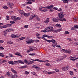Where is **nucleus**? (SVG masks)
I'll return each mask as SVG.
<instances>
[{
    "instance_id": "obj_1",
    "label": "nucleus",
    "mask_w": 78,
    "mask_h": 78,
    "mask_svg": "<svg viewBox=\"0 0 78 78\" xmlns=\"http://www.w3.org/2000/svg\"><path fill=\"white\" fill-rule=\"evenodd\" d=\"M34 41H35V42H39V40H30V41H27L26 42H27L26 44H31V43H33L34 42Z\"/></svg>"
},
{
    "instance_id": "obj_2",
    "label": "nucleus",
    "mask_w": 78,
    "mask_h": 78,
    "mask_svg": "<svg viewBox=\"0 0 78 78\" xmlns=\"http://www.w3.org/2000/svg\"><path fill=\"white\" fill-rule=\"evenodd\" d=\"M31 60L32 61H30V62H29V64H33L34 62V61H38V62H44V61H42V60H40L39 59H36L34 60V59H31Z\"/></svg>"
},
{
    "instance_id": "obj_3",
    "label": "nucleus",
    "mask_w": 78,
    "mask_h": 78,
    "mask_svg": "<svg viewBox=\"0 0 78 78\" xmlns=\"http://www.w3.org/2000/svg\"><path fill=\"white\" fill-rule=\"evenodd\" d=\"M45 37H48V38H49V39H50V38H52V37H53V36H50L46 35V34H44L42 36V37H41V38L42 39H44L45 40V39H46L45 38Z\"/></svg>"
},
{
    "instance_id": "obj_4",
    "label": "nucleus",
    "mask_w": 78,
    "mask_h": 78,
    "mask_svg": "<svg viewBox=\"0 0 78 78\" xmlns=\"http://www.w3.org/2000/svg\"><path fill=\"white\" fill-rule=\"evenodd\" d=\"M46 28V29H49L48 30V32H53V27H51V26H49L47 27V28Z\"/></svg>"
},
{
    "instance_id": "obj_5",
    "label": "nucleus",
    "mask_w": 78,
    "mask_h": 78,
    "mask_svg": "<svg viewBox=\"0 0 78 78\" xmlns=\"http://www.w3.org/2000/svg\"><path fill=\"white\" fill-rule=\"evenodd\" d=\"M63 13V12H61L58 14V16L59 17L60 19H62V18L64 17V14Z\"/></svg>"
},
{
    "instance_id": "obj_6",
    "label": "nucleus",
    "mask_w": 78,
    "mask_h": 78,
    "mask_svg": "<svg viewBox=\"0 0 78 78\" xmlns=\"http://www.w3.org/2000/svg\"><path fill=\"white\" fill-rule=\"evenodd\" d=\"M44 41L45 42H48L49 43H50V42H52L53 44H54L56 43V41L53 39H52V40H47L46 39H44Z\"/></svg>"
},
{
    "instance_id": "obj_7",
    "label": "nucleus",
    "mask_w": 78,
    "mask_h": 78,
    "mask_svg": "<svg viewBox=\"0 0 78 78\" xmlns=\"http://www.w3.org/2000/svg\"><path fill=\"white\" fill-rule=\"evenodd\" d=\"M69 68V66H67L66 67H63L62 68V69L63 71H66V70H67Z\"/></svg>"
},
{
    "instance_id": "obj_8",
    "label": "nucleus",
    "mask_w": 78,
    "mask_h": 78,
    "mask_svg": "<svg viewBox=\"0 0 78 78\" xmlns=\"http://www.w3.org/2000/svg\"><path fill=\"white\" fill-rule=\"evenodd\" d=\"M32 68H35L36 70H41V69H40V68H39L38 67V66H37V65H34L32 66Z\"/></svg>"
},
{
    "instance_id": "obj_9",
    "label": "nucleus",
    "mask_w": 78,
    "mask_h": 78,
    "mask_svg": "<svg viewBox=\"0 0 78 78\" xmlns=\"http://www.w3.org/2000/svg\"><path fill=\"white\" fill-rule=\"evenodd\" d=\"M36 17V16L34 15H32L30 17L29 20H31L32 19H33L34 18Z\"/></svg>"
},
{
    "instance_id": "obj_10",
    "label": "nucleus",
    "mask_w": 78,
    "mask_h": 78,
    "mask_svg": "<svg viewBox=\"0 0 78 78\" xmlns=\"http://www.w3.org/2000/svg\"><path fill=\"white\" fill-rule=\"evenodd\" d=\"M14 29L9 28L6 30L5 31H6L8 33V32H11V31H14Z\"/></svg>"
},
{
    "instance_id": "obj_11",
    "label": "nucleus",
    "mask_w": 78,
    "mask_h": 78,
    "mask_svg": "<svg viewBox=\"0 0 78 78\" xmlns=\"http://www.w3.org/2000/svg\"><path fill=\"white\" fill-rule=\"evenodd\" d=\"M18 77V76L17 75H14L12 76H11L10 78H16Z\"/></svg>"
},
{
    "instance_id": "obj_12",
    "label": "nucleus",
    "mask_w": 78,
    "mask_h": 78,
    "mask_svg": "<svg viewBox=\"0 0 78 78\" xmlns=\"http://www.w3.org/2000/svg\"><path fill=\"white\" fill-rule=\"evenodd\" d=\"M11 36L12 38H16V37H18L17 35L15 34H12L11 35Z\"/></svg>"
},
{
    "instance_id": "obj_13",
    "label": "nucleus",
    "mask_w": 78,
    "mask_h": 78,
    "mask_svg": "<svg viewBox=\"0 0 78 78\" xmlns=\"http://www.w3.org/2000/svg\"><path fill=\"white\" fill-rule=\"evenodd\" d=\"M53 5H50V8H53V9H56V10H58V8L54 7L53 6Z\"/></svg>"
},
{
    "instance_id": "obj_14",
    "label": "nucleus",
    "mask_w": 78,
    "mask_h": 78,
    "mask_svg": "<svg viewBox=\"0 0 78 78\" xmlns=\"http://www.w3.org/2000/svg\"><path fill=\"white\" fill-rule=\"evenodd\" d=\"M15 55H17V56H21V57H22V56L20 55V54L19 52H16V53H15Z\"/></svg>"
},
{
    "instance_id": "obj_15",
    "label": "nucleus",
    "mask_w": 78,
    "mask_h": 78,
    "mask_svg": "<svg viewBox=\"0 0 78 78\" xmlns=\"http://www.w3.org/2000/svg\"><path fill=\"white\" fill-rule=\"evenodd\" d=\"M6 62V60H3V61H2V59L0 60V65L2 64V63H3V62Z\"/></svg>"
},
{
    "instance_id": "obj_16",
    "label": "nucleus",
    "mask_w": 78,
    "mask_h": 78,
    "mask_svg": "<svg viewBox=\"0 0 78 78\" xmlns=\"http://www.w3.org/2000/svg\"><path fill=\"white\" fill-rule=\"evenodd\" d=\"M52 20H53V21H54V22H58V21L56 18H53Z\"/></svg>"
},
{
    "instance_id": "obj_17",
    "label": "nucleus",
    "mask_w": 78,
    "mask_h": 78,
    "mask_svg": "<svg viewBox=\"0 0 78 78\" xmlns=\"http://www.w3.org/2000/svg\"><path fill=\"white\" fill-rule=\"evenodd\" d=\"M19 12L20 14H22V15H23V14H24V12L23 10H20L19 11Z\"/></svg>"
},
{
    "instance_id": "obj_18",
    "label": "nucleus",
    "mask_w": 78,
    "mask_h": 78,
    "mask_svg": "<svg viewBox=\"0 0 78 78\" xmlns=\"http://www.w3.org/2000/svg\"><path fill=\"white\" fill-rule=\"evenodd\" d=\"M11 70L12 72L13 73H16V74H17V72L15 70H14V69L12 68L11 69Z\"/></svg>"
},
{
    "instance_id": "obj_19",
    "label": "nucleus",
    "mask_w": 78,
    "mask_h": 78,
    "mask_svg": "<svg viewBox=\"0 0 78 78\" xmlns=\"http://www.w3.org/2000/svg\"><path fill=\"white\" fill-rule=\"evenodd\" d=\"M8 63L9 64H12V65H14V64H15V63H14V62L13 61H9L8 62Z\"/></svg>"
},
{
    "instance_id": "obj_20",
    "label": "nucleus",
    "mask_w": 78,
    "mask_h": 78,
    "mask_svg": "<svg viewBox=\"0 0 78 78\" xmlns=\"http://www.w3.org/2000/svg\"><path fill=\"white\" fill-rule=\"evenodd\" d=\"M11 18L13 20H16V17L15 16H11Z\"/></svg>"
},
{
    "instance_id": "obj_21",
    "label": "nucleus",
    "mask_w": 78,
    "mask_h": 78,
    "mask_svg": "<svg viewBox=\"0 0 78 78\" xmlns=\"http://www.w3.org/2000/svg\"><path fill=\"white\" fill-rule=\"evenodd\" d=\"M27 66H24L21 67H20V69H25V68H27Z\"/></svg>"
},
{
    "instance_id": "obj_22",
    "label": "nucleus",
    "mask_w": 78,
    "mask_h": 78,
    "mask_svg": "<svg viewBox=\"0 0 78 78\" xmlns=\"http://www.w3.org/2000/svg\"><path fill=\"white\" fill-rule=\"evenodd\" d=\"M6 34H7V33L6 32V31H4L3 32V35L4 36H6Z\"/></svg>"
},
{
    "instance_id": "obj_23",
    "label": "nucleus",
    "mask_w": 78,
    "mask_h": 78,
    "mask_svg": "<svg viewBox=\"0 0 78 78\" xmlns=\"http://www.w3.org/2000/svg\"><path fill=\"white\" fill-rule=\"evenodd\" d=\"M23 15V16H30V14L24 13Z\"/></svg>"
},
{
    "instance_id": "obj_24",
    "label": "nucleus",
    "mask_w": 78,
    "mask_h": 78,
    "mask_svg": "<svg viewBox=\"0 0 78 78\" xmlns=\"http://www.w3.org/2000/svg\"><path fill=\"white\" fill-rule=\"evenodd\" d=\"M63 1V2L64 3H68V1L69 0H61Z\"/></svg>"
},
{
    "instance_id": "obj_25",
    "label": "nucleus",
    "mask_w": 78,
    "mask_h": 78,
    "mask_svg": "<svg viewBox=\"0 0 78 78\" xmlns=\"http://www.w3.org/2000/svg\"><path fill=\"white\" fill-rule=\"evenodd\" d=\"M24 62L26 64H29V62H28L27 60H25Z\"/></svg>"
},
{
    "instance_id": "obj_26",
    "label": "nucleus",
    "mask_w": 78,
    "mask_h": 78,
    "mask_svg": "<svg viewBox=\"0 0 78 78\" xmlns=\"http://www.w3.org/2000/svg\"><path fill=\"white\" fill-rule=\"evenodd\" d=\"M56 27H59V28H61V25L60 24H56L55 25Z\"/></svg>"
},
{
    "instance_id": "obj_27",
    "label": "nucleus",
    "mask_w": 78,
    "mask_h": 78,
    "mask_svg": "<svg viewBox=\"0 0 78 78\" xmlns=\"http://www.w3.org/2000/svg\"><path fill=\"white\" fill-rule=\"evenodd\" d=\"M19 39L20 40H21V41H22V40H23V39H25V37H23L21 38H19Z\"/></svg>"
},
{
    "instance_id": "obj_28",
    "label": "nucleus",
    "mask_w": 78,
    "mask_h": 78,
    "mask_svg": "<svg viewBox=\"0 0 78 78\" xmlns=\"http://www.w3.org/2000/svg\"><path fill=\"white\" fill-rule=\"evenodd\" d=\"M18 62L19 63H20L21 64H24V62L21 60H18Z\"/></svg>"
},
{
    "instance_id": "obj_29",
    "label": "nucleus",
    "mask_w": 78,
    "mask_h": 78,
    "mask_svg": "<svg viewBox=\"0 0 78 78\" xmlns=\"http://www.w3.org/2000/svg\"><path fill=\"white\" fill-rule=\"evenodd\" d=\"M57 32H60L61 31H62V28H61L59 29H57Z\"/></svg>"
},
{
    "instance_id": "obj_30",
    "label": "nucleus",
    "mask_w": 78,
    "mask_h": 78,
    "mask_svg": "<svg viewBox=\"0 0 78 78\" xmlns=\"http://www.w3.org/2000/svg\"><path fill=\"white\" fill-rule=\"evenodd\" d=\"M71 50H69L67 51V53H68L69 54H70L71 53Z\"/></svg>"
},
{
    "instance_id": "obj_31",
    "label": "nucleus",
    "mask_w": 78,
    "mask_h": 78,
    "mask_svg": "<svg viewBox=\"0 0 78 78\" xmlns=\"http://www.w3.org/2000/svg\"><path fill=\"white\" fill-rule=\"evenodd\" d=\"M46 65L47 66H50V64L48 63H46Z\"/></svg>"
},
{
    "instance_id": "obj_32",
    "label": "nucleus",
    "mask_w": 78,
    "mask_h": 78,
    "mask_svg": "<svg viewBox=\"0 0 78 78\" xmlns=\"http://www.w3.org/2000/svg\"><path fill=\"white\" fill-rule=\"evenodd\" d=\"M62 50L63 52H64V53H67V51L66 50H65L64 49H62Z\"/></svg>"
},
{
    "instance_id": "obj_33",
    "label": "nucleus",
    "mask_w": 78,
    "mask_h": 78,
    "mask_svg": "<svg viewBox=\"0 0 78 78\" xmlns=\"http://www.w3.org/2000/svg\"><path fill=\"white\" fill-rule=\"evenodd\" d=\"M7 27H10L11 26H12V24H7Z\"/></svg>"
},
{
    "instance_id": "obj_34",
    "label": "nucleus",
    "mask_w": 78,
    "mask_h": 78,
    "mask_svg": "<svg viewBox=\"0 0 78 78\" xmlns=\"http://www.w3.org/2000/svg\"><path fill=\"white\" fill-rule=\"evenodd\" d=\"M6 75H8V76L9 77V78H10V77H11V74L8 73H7V74H6Z\"/></svg>"
},
{
    "instance_id": "obj_35",
    "label": "nucleus",
    "mask_w": 78,
    "mask_h": 78,
    "mask_svg": "<svg viewBox=\"0 0 78 78\" xmlns=\"http://www.w3.org/2000/svg\"><path fill=\"white\" fill-rule=\"evenodd\" d=\"M69 73L70 75H73V73L72 71H70Z\"/></svg>"
},
{
    "instance_id": "obj_36",
    "label": "nucleus",
    "mask_w": 78,
    "mask_h": 78,
    "mask_svg": "<svg viewBox=\"0 0 78 78\" xmlns=\"http://www.w3.org/2000/svg\"><path fill=\"white\" fill-rule=\"evenodd\" d=\"M29 55H30L31 56H34L35 54L34 53H32V54H29Z\"/></svg>"
},
{
    "instance_id": "obj_37",
    "label": "nucleus",
    "mask_w": 78,
    "mask_h": 78,
    "mask_svg": "<svg viewBox=\"0 0 78 78\" xmlns=\"http://www.w3.org/2000/svg\"><path fill=\"white\" fill-rule=\"evenodd\" d=\"M0 56L2 57H4L5 56V55L2 53H0Z\"/></svg>"
},
{
    "instance_id": "obj_38",
    "label": "nucleus",
    "mask_w": 78,
    "mask_h": 78,
    "mask_svg": "<svg viewBox=\"0 0 78 78\" xmlns=\"http://www.w3.org/2000/svg\"><path fill=\"white\" fill-rule=\"evenodd\" d=\"M60 21H62H62H66V19L65 18H64L63 20H60Z\"/></svg>"
},
{
    "instance_id": "obj_39",
    "label": "nucleus",
    "mask_w": 78,
    "mask_h": 78,
    "mask_svg": "<svg viewBox=\"0 0 78 78\" xmlns=\"http://www.w3.org/2000/svg\"><path fill=\"white\" fill-rule=\"evenodd\" d=\"M65 34H69V32H68V31H66L65 32Z\"/></svg>"
},
{
    "instance_id": "obj_40",
    "label": "nucleus",
    "mask_w": 78,
    "mask_h": 78,
    "mask_svg": "<svg viewBox=\"0 0 78 78\" xmlns=\"http://www.w3.org/2000/svg\"><path fill=\"white\" fill-rule=\"evenodd\" d=\"M43 32H44V33H45V32H48V29H47L45 30H43Z\"/></svg>"
},
{
    "instance_id": "obj_41",
    "label": "nucleus",
    "mask_w": 78,
    "mask_h": 78,
    "mask_svg": "<svg viewBox=\"0 0 78 78\" xmlns=\"http://www.w3.org/2000/svg\"><path fill=\"white\" fill-rule=\"evenodd\" d=\"M9 55L10 56L9 57H14V56L12 54H9Z\"/></svg>"
},
{
    "instance_id": "obj_42",
    "label": "nucleus",
    "mask_w": 78,
    "mask_h": 78,
    "mask_svg": "<svg viewBox=\"0 0 78 78\" xmlns=\"http://www.w3.org/2000/svg\"><path fill=\"white\" fill-rule=\"evenodd\" d=\"M3 8L4 9H8V7L5 5L4 6Z\"/></svg>"
},
{
    "instance_id": "obj_43",
    "label": "nucleus",
    "mask_w": 78,
    "mask_h": 78,
    "mask_svg": "<svg viewBox=\"0 0 78 78\" xmlns=\"http://www.w3.org/2000/svg\"><path fill=\"white\" fill-rule=\"evenodd\" d=\"M28 25H25L24 26V28H28Z\"/></svg>"
},
{
    "instance_id": "obj_44",
    "label": "nucleus",
    "mask_w": 78,
    "mask_h": 78,
    "mask_svg": "<svg viewBox=\"0 0 78 78\" xmlns=\"http://www.w3.org/2000/svg\"><path fill=\"white\" fill-rule=\"evenodd\" d=\"M21 18L20 17H17L16 18V20H21Z\"/></svg>"
},
{
    "instance_id": "obj_45",
    "label": "nucleus",
    "mask_w": 78,
    "mask_h": 78,
    "mask_svg": "<svg viewBox=\"0 0 78 78\" xmlns=\"http://www.w3.org/2000/svg\"><path fill=\"white\" fill-rule=\"evenodd\" d=\"M46 8L47 9H50V5L49 6H48L46 7Z\"/></svg>"
},
{
    "instance_id": "obj_46",
    "label": "nucleus",
    "mask_w": 78,
    "mask_h": 78,
    "mask_svg": "<svg viewBox=\"0 0 78 78\" xmlns=\"http://www.w3.org/2000/svg\"><path fill=\"white\" fill-rule=\"evenodd\" d=\"M36 17L37 18V20H38V21H39V20H40V19H39V17H38L37 16H36Z\"/></svg>"
},
{
    "instance_id": "obj_47",
    "label": "nucleus",
    "mask_w": 78,
    "mask_h": 78,
    "mask_svg": "<svg viewBox=\"0 0 78 78\" xmlns=\"http://www.w3.org/2000/svg\"><path fill=\"white\" fill-rule=\"evenodd\" d=\"M25 74H26V75H28V74H29V72H28L27 71H25Z\"/></svg>"
},
{
    "instance_id": "obj_48",
    "label": "nucleus",
    "mask_w": 78,
    "mask_h": 78,
    "mask_svg": "<svg viewBox=\"0 0 78 78\" xmlns=\"http://www.w3.org/2000/svg\"><path fill=\"white\" fill-rule=\"evenodd\" d=\"M10 23H11L12 24L13 23H15V22L13 21H10Z\"/></svg>"
},
{
    "instance_id": "obj_49",
    "label": "nucleus",
    "mask_w": 78,
    "mask_h": 78,
    "mask_svg": "<svg viewBox=\"0 0 78 78\" xmlns=\"http://www.w3.org/2000/svg\"><path fill=\"white\" fill-rule=\"evenodd\" d=\"M45 23H48L49 22V20H46L44 21Z\"/></svg>"
},
{
    "instance_id": "obj_50",
    "label": "nucleus",
    "mask_w": 78,
    "mask_h": 78,
    "mask_svg": "<svg viewBox=\"0 0 78 78\" xmlns=\"http://www.w3.org/2000/svg\"><path fill=\"white\" fill-rule=\"evenodd\" d=\"M4 42V41L3 40H0V43L2 44V43H3Z\"/></svg>"
},
{
    "instance_id": "obj_51",
    "label": "nucleus",
    "mask_w": 78,
    "mask_h": 78,
    "mask_svg": "<svg viewBox=\"0 0 78 78\" xmlns=\"http://www.w3.org/2000/svg\"><path fill=\"white\" fill-rule=\"evenodd\" d=\"M55 72H59V71L58 69H55Z\"/></svg>"
},
{
    "instance_id": "obj_52",
    "label": "nucleus",
    "mask_w": 78,
    "mask_h": 78,
    "mask_svg": "<svg viewBox=\"0 0 78 78\" xmlns=\"http://www.w3.org/2000/svg\"><path fill=\"white\" fill-rule=\"evenodd\" d=\"M27 4H32V2H27Z\"/></svg>"
},
{
    "instance_id": "obj_53",
    "label": "nucleus",
    "mask_w": 78,
    "mask_h": 78,
    "mask_svg": "<svg viewBox=\"0 0 78 78\" xmlns=\"http://www.w3.org/2000/svg\"><path fill=\"white\" fill-rule=\"evenodd\" d=\"M56 19L58 20V21H59V20H61V19H61V18H60L59 17L58 18V17H57L56 18Z\"/></svg>"
},
{
    "instance_id": "obj_54",
    "label": "nucleus",
    "mask_w": 78,
    "mask_h": 78,
    "mask_svg": "<svg viewBox=\"0 0 78 78\" xmlns=\"http://www.w3.org/2000/svg\"><path fill=\"white\" fill-rule=\"evenodd\" d=\"M69 59H70V60H72V61H75V60H76L77 58H75V59H72V58H69Z\"/></svg>"
},
{
    "instance_id": "obj_55",
    "label": "nucleus",
    "mask_w": 78,
    "mask_h": 78,
    "mask_svg": "<svg viewBox=\"0 0 78 78\" xmlns=\"http://www.w3.org/2000/svg\"><path fill=\"white\" fill-rule=\"evenodd\" d=\"M7 20H9V17L8 16H6Z\"/></svg>"
},
{
    "instance_id": "obj_56",
    "label": "nucleus",
    "mask_w": 78,
    "mask_h": 78,
    "mask_svg": "<svg viewBox=\"0 0 78 78\" xmlns=\"http://www.w3.org/2000/svg\"><path fill=\"white\" fill-rule=\"evenodd\" d=\"M6 27H8V26H7V24L6 25H5L4 26H3V28H6Z\"/></svg>"
},
{
    "instance_id": "obj_57",
    "label": "nucleus",
    "mask_w": 78,
    "mask_h": 78,
    "mask_svg": "<svg viewBox=\"0 0 78 78\" xmlns=\"http://www.w3.org/2000/svg\"><path fill=\"white\" fill-rule=\"evenodd\" d=\"M29 48H30L32 50H33V46H31L29 47Z\"/></svg>"
},
{
    "instance_id": "obj_58",
    "label": "nucleus",
    "mask_w": 78,
    "mask_h": 78,
    "mask_svg": "<svg viewBox=\"0 0 78 78\" xmlns=\"http://www.w3.org/2000/svg\"><path fill=\"white\" fill-rule=\"evenodd\" d=\"M8 43L10 44H12L13 43H12V42L11 41H9Z\"/></svg>"
},
{
    "instance_id": "obj_59",
    "label": "nucleus",
    "mask_w": 78,
    "mask_h": 78,
    "mask_svg": "<svg viewBox=\"0 0 78 78\" xmlns=\"http://www.w3.org/2000/svg\"><path fill=\"white\" fill-rule=\"evenodd\" d=\"M74 22H77V20H76V18H74Z\"/></svg>"
},
{
    "instance_id": "obj_60",
    "label": "nucleus",
    "mask_w": 78,
    "mask_h": 78,
    "mask_svg": "<svg viewBox=\"0 0 78 78\" xmlns=\"http://www.w3.org/2000/svg\"><path fill=\"white\" fill-rule=\"evenodd\" d=\"M54 32V33H58V30H53V31Z\"/></svg>"
},
{
    "instance_id": "obj_61",
    "label": "nucleus",
    "mask_w": 78,
    "mask_h": 78,
    "mask_svg": "<svg viewBox=\"0 0 78 78\" xmlns=\"http://www.w3.org/2000/svg\"><path fill=\"white\" fill-rule=\"evenodd\" d=\"M29 52H30V51H33V50L32 49L30 48V49H29Z\"/></svg>"
},
{
    "instance_id": "obj_62",
    "label": "nucleus",
    "mask_w": 78,
    "mask_h": 78,
    "mask_svg": "<svg viewBox=\"0 0 78 78\" xmlns=\"http://www.w3.org/2000/svg\"><path fill=\"white\" fill-rule=\"evenodd\" d=\"M67 40L69 41H72V40H71V38H67Z\"/></svg>"
},
{
    "instance_id": "obj_63",
    "label": "nucleus",
    "mask_w": 78,
    "mask_h": 78,
    "mask_svg": "<svg viewBox=\"0 0 78 78\" xmlns=\"http://www.w3.org/2000/svg\"><path fill=\"white\" fill-rule=\"evenodd\" d=\"M74 27L75 28H78V26L76 25V26H74Z\"/></svg>"
},
{
    "instance_id": "obj_64",
    "label": "nucleus",
    "mask_w": 78,
    "mask_h": 78,
    "mask_svg": "<svg viewBox=\"0 0 78 78\" xmlns=\"http://www.w3.org/2000/svg\"><path fill=\"white\" fill-rule=\"evenodd\" d=\"M33 50H36V48L34 47H33Z\"/></svg>"
}]
</instances>
